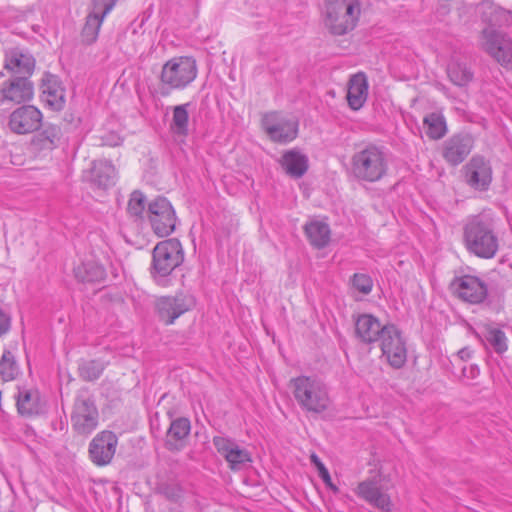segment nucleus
<instances>
[{
    "label": "nucleus",
    "instance_id": "obj_19",
    "mask_svg": "<svg viewBox=\"0 0 512 512\" xmlns=\"http://www.w3.org/2000/svg\"><path fill=\"white\" fill-rule=\"evenodd\" d=\"M35 64V58L27 50L16 47L5 52L4 69L12 77L25 76L29 79L34 72Z\"/></svg>",
    "mask_w": 512,
    "mask_h": 512
},
{
    "label": "nucleus",
    "instance_id": "obj_26",
    "mask_svg": "<svg viewBox=\"0 0 512 512\" xmlns=\"http://www.w3.org/2000/svg\"><path fill=\"white\" fill-rule=\"evenodd\" d=\"M304 232L309 243L317 249L325 248L331 239V230L328 223L320 220H311L304 226Z\"/></svg>",
    "mask_w": 512,
    "mask_h": 512
},
{
    "label": "nucleus",
    "instance_id": "obj_41",
    "mask_svg": "<svg viewBox=\"0 0 512 512\" xmlns=\"http://www.w3.org/2000/svg\"><path fill=\"white\" fill-rule=\"evenodd\" d=\"M352 286L363 295H368L372 291L373 280L367 274L356 273L352 278Z\"/></svg>",
    "mask_w": 512,
    "mask_h": 512
},
{
    "label": "nucleus",
    "instance_id": "obj_39",
    "mask_svg": "<svg viewBox=\"0 0 512 512\" xmlns=\"http://www.w3.org/2000/svg\"><path fill=\"white\" fill-rule=\"evenodd\" d=\"M102 145L116 147L122 144L123 138L121 136L120 124L118 121L113 120L102 128L100 136Z\"/></svg>",
    "mask_w": 512,
    "mask_h": 512
},
{
    "label": "nucleus",
    "instance_id": "obj_4",
    "mask_svg": "<svg viewBox=\"0 0 512 512\" xmlns=\"http://www.w3.org/2000/svg\"><path fill=\"white\" fill-rule=\"evenodd\" d=\"M184 261V251L178 239L159 242L152 251L150 274L154 282L162 287L170 284V275Z\"/></svg>",
    "mask_w": 512,
    "mask_h": 512
},
{
    "label": "nucleus",
    "instance_id": "obj_23",
    "mask_svg": "<svg viewBox=\"0 0 512 512\" xmlns=\"http://www.w3.org/2000/svg\"><path fill=\"white\" fill-rule=\"evenodd\" d=\"M388 325H382L372 314H361L355 320V335L364 344L380 341Z\"/></svg>",
    "mask_w": 512,
    "mask_h": 512
},
{
    "label": "nucleus",
    "instance_id": "obj_45",
    "mask_svg": "<svg viewBox=\"0 0 512 512\" xmlns=\"http://www.w3.org/2000/svg\"><path fill=\"white\" fill-rule=\"evenodd\" d=\"M11 328L10 315L0 308V336L6 334Z\"/></svg>",
    "mask_w": 512,
    "mask_h": 512
},
{
    "label": "nucleus",
    "instance_id": "obj_9",
    "mask_svg": "<svg viewBox=\"0 0 512 512\" xmlns=\"http://www.w3.org/2000/svg\"><path fill=\"white\" fill-rule=\"evenodd\" d=\"M146 218L152 231L159 237L170 235L176 227V213L165 197H157L147 205Z\"/></svg>",
    "mask_w": 512,
    "mask_h": 512
},
{
    "label": "nucleus",
    "instance_id": "obj_33",
    "mask_svg": "<svg viewBox=\"0 0 512 512\" xmlns=\"http://www.w3.org/2000/svg\"><path fill=\"white\" fill-rule=\"evenodd\" d=\"M448 77L451 82L459 87L468 85L473 79V72L466 64L451 62L447 68Z\"/></svg>",
    "mask_w": 512,
    "mask_h": 512
},
{
    "label": "nucleus",
    "instance_id": "obj_20",
    "mask_svg": "<svg viewBox=\"0 0 512 512\" xmlns=\"http://www.w3.org/2000/svg\"><path fill=\"white\" fill-rule=\"evenodd\" d=\"M118 173L110 161H103L98 166V202L117 203L116 188Z\"/></svg>",
    "mask_w": 512,
    "mask_h": 512
},
{
    "label": "nucleus",
    "instance_id": "obj_8",
    "mask_svg": "<svg viewBox=\"0 0 512 512\" xmlns=\"http://www.w3.org/2000/svg\"><path fill=\"white\" fill-rule=\"evenodd\" d=\"M479 46L505 68H512V40L496 28L485 27L479 36Z\"/></svg>",
    "mask_w": 512,
    "mask_h": 512
},
{
    "label": "nucleus",
    "instance_id": "obj_6",
    "mask_svg": "<svg viewBox=\"0 0 512 512\" xmlns=\"http://www.w3.org/2000/svg\"><path fill=\"white\" fill-rule=\"evenodd\" d=\"M197 73V63L193 57L177 56L164 63L160 81L169 89L181 90L196 79Z\"/></svg>",
    "mask_w": 512,
    "mask_h": 512
},
{
    "label": "nucleus",
    "instance_id": "obj_7",
    "mask_svg": "<svg viewBox=\"0 0 512 512\" xmlns=\"http://www.w3.org/2000/svg\"><path fill=\"white\" fill-rule=\"evenodd\" d=\"M261 126L268 138L272 142L279 144L292 142L299 133L298 120L278 111H270L263 114Z\"/></svg>",
    "mask_w": 512,
    "mask_h": 512
},
{
    "label": "nucleus",
    "instance_id": "obj_27",
    "mask_svg": "<svg viewBox=\"0 0 512 512\" xmlns=\"http://www.w3.org/2000/svg\"><path fill=\"white\" fill-rule=\"evenodd\" d=\"M281 165L288 175L300 178L308 170V158L300 151L292 149L283 154Z\"/></svg>",
    "mask_w": 512,
    "mask_h": 512
},
{
    "label": "nucleus",
    "instance_id": "obj_3",
    "mask_svg": "<svg viewBox=\"0 0 512 512\" xmlns=\"http://www.w3.org/2000/svg\"><path fill=\"white\" fill-rule=\"evenodd\" d=\"M289 387L298 406L306 413L322 414L332 404L328 385L317 376L292 378Z\"/></svg>",
    "mask_w": 512,
    "mask_h": 512
},
{
    "label": "nucleus",
    "instance_id": "obj_17",
    "mask_svg": "<svg viewBox=\"0 0 512 512\" xmlns=\"http://www.w3.org/2000/svg\"><path fill=\"white\" fill-rule=\"evenodd\" d=\"M467 184L475 190L486 191L492 182V167L484 157L476 155L465 166Z\"/></svg>",
    "mask_w": 512,
    "mask_h": 512
},
{
    "label": "nucleus",
    "instance_id": "obj_5",
    "mask_svg": "<svg viewBox=\"0 0 512 512\" xmlns=\"http://www.w3.org/2000/svg\"><path fill=\"white\" fill-rule=\"evenodd\" d=\"M359 15V0H325L324 24L334 35H344L352 30Z\"/></svg>",
    "mask_w": 512,
    "mask_h": 512
},
{
    "label": "nucleus",
    "instance_id": "obj_18",
    "mask_svg": "<svg viewBox=\"0 0 512 512\" xmlns=\"http://www.w3.org/2000/svg\"><path fill=\"white\" fill-rule=\"evenodd\" d=\"M451 287L462 300L471 303H481L487 296V287L478 277L464 275L453 280Z\"/></svg>",
    "mask_w": 512,
    "mask_h": 512
},
{
    "label": "nucleus",
    "instance_id": "obj_11",
    "mask_svg": "<svg viewBox=\"0 0 512 512\" xmlns=\"http://www.w3.org/2000/svg\"><path fill=\"white\" fill-rule=\"evenodd\" d=\"M380 348L389 365L395 369L402 368L407 361L406 343L401 331L393 324H388L380 340Z\"/></svg>",
    "mask_w": 512,
    "mask_h": 512
},
{
    "label": "nucleus",
    "instance_id": "obj_29",
    "mask_svg": "<svg viewBox=\"0 0 512 512\" xmlns=\"http://www.w3.org/2000/svg\"><path fill=\"white\" fill-rule=\"evenodd\" d=\"M476 13L487 24L486 27L495 28L500 26L505 10L492 1L484 0L477 5Z\"/></svg>",
    "mask_w": 512,
    "mask_h": 512
},
{
    "label": "nucleus",
    "instance_id": "obj_36",
    "mask_svg": "<svg viewBox=\"0 0 512 512\" xmlns=\"http://www.w3.org/2000/svg\"><path fill=\"white\" fill-rule=\"evenodd\" d=\"M191 103L177 105L173 108V117L171 127L178 135L186 136L188 134L189 112Z\"/></svg>",
    "mask_w": 512,
    "mask_h": 512
},
{
    "label": "nucleus",
    "instance_id": "obj_12",
    "mask_svg": "<svg viewBox=\"0 0 512 512\" xmlns=\"http://www.w3.org/2000/svg\"><path fill=\"white\" fill-rule=\"evenodd\" d=\"M32 82L25 76L11 77L0 85V106L18 105L33 98Z\"/></svg>",
    "mask_w": 512,
    "mask_h": 512
},
{
    "label": "nucleus",
    "instance_id": "obj_50",
    "mask_svg": "<svg viewBox=\"0 0 512 512\" xmlns=\"http://www.w3.org/2000/svg\"><path fill=\"white\" fill-rule=\"evenodd\" d=\"M458 356L460 357V359L466 361L471 358L472 351L467 347L462 348L458 351Z\"/></svg>",
    "mask_w": 512,
    "mask_h": 512
},
{
    "label": "nucleus",
    "instance_id": "obj_21",
    "mask_svg": "<svg viewBox=\"0 0 512 512\" xmlns=\"http://www.w3.org/2000/svg\"><path fill=\"white\" fill-rule=\"evenodd\" d=\"M355 493L358 497L382 511L389 512L392 508L390 496L382 490L379 481L376 479H367L360 482Z\"/></svg>",
    "mask_w": 512,
    "mask_h": 512
},
{
    "label": "nucleus",
    "instance_id": "obj_13",
    "mask_svg": "<svg viewBox=\"0 0 512 512\" xmlns=\"http://www.w3.org/2000/svg\"><path fill=\"white\" fill-rule=\"evenodd\" d=\"M473 147L474 138L470 133H456L444 141L442 157L449 165L457 166L468 157Z\"/></svg>",
    "mask_w": 512,
    "mask_h": 512
},
{
    "label": "nucleus",
    "instance_id": "obj_10",
    "mask_svg": "<svg viewBox=\"0 0 512 512\" xmlns=\"http://www.w3.org/2000/svg\"><path fill=\"white\" fill-rule=\"evenodd\" d=\"M196 300L192 294L176 293L174 296L160 297L156 301V312L159 319L166 325H171L184 313L192 310Z\"/></svg>",
    "mask_w": 512,
    "mask_h": 512
},
{
    "label": "nucleus",
    "instance_id": "obj_44",
    "mask_svg": "<svg viewBox=\"0 0 512 512\" xmlns=\"http://www.w3.org/2000/svg\"><path fill=\"white\" fill-rule=\"evenodd\" d=\"M80 375L85 380H94L96 378V367L93 361L82 364L79 367Z\"/></svg>",
    "mask_w": 512,
    "mask_h": 512
},
{
    "label": "nucleus",
    "instance_id": "obj_2",
    "mask_svg": "<svg viewBox=\"0 0 512 512\" xmlns=\"http://www.w3.org/2000/svg\"><path fill=\"white\" fill-rule=\"evenodd\" d=\"M463 242L469 253L483 259L493 258L499 249L493 220L483 214L469 217L463 227Z\"/></svg>",
    "mask_w": 512,
    "mask_h": 512
},
{
    "label": "nucleus",
    "instance_id": "obj_16",
    "mask_svg": "<svg viewBox=\"0 0 512 512\" xmlns=\"http://www.w3.org/2000/svg\"><path fill=\"white\" fill-rule=\"evenodd\" d=\"M213 445L217 452L228 462L231 470H241L252 461L250 453L230 438L215 436Z\"/></svg>",
    "mask_w": 512,
    "mask_h": 512
},
{
    "label": "nucleus",
    "instance_id": "obj_48",
    "mask_svg": "<svg viewBox=\"0 0 512 512\" xmlns=\"http://www.w3.org/2000/svg\"><path fill=\"white\" fill-rule=\"evenodd\" d=\"M108 296L116 304H122L123 303V298H122V296L119 293H116V294H113V295H110L108 293H104V294L101 295V300L105 301L108 298Z\"/></svg>",
    "mask_w": 512,
    "mask_h": 512
},
{
    "label": "nucleus",
    "instance_id": "obj_24",
    "mask_svg": "<svg viewBox=\"0 0 512 512\" xmlns=\"http://www.w3.org/2000/svg\"><path fill=\"white\" fill-rule=\"evenodd\" d=\"M368 80L363 72L352 75L348 82L347 101L352 110H359L363 107L368 97Z\"/></svg>",
    "mask_w": 512,
    "mask_h": 512
},
{
    "label": "nucleus",
    "instance_id": "obj_38",
    "mask_svg": "<svg viewBox=\"0 0 512 512\" xmlns=\"http://www.w3.org/2000/svg\"><path fill=\"white\" fill-rule=\"evenodd\" d=\"M146 211L145 195L139 190L133 191L127 205L128 214L135 220H143L146 216Z\"/></svg>",
    "mask_w": 512,
    "mask_h": 512
},
{
    "label": "nucleus",
    "instance_id": "obj_30",
    "mask_svg": "<svg viewBox=\"0 0 512 512\" xmlns=\"http://www.w3.org/2000/svg\"><path fill=\"white\" fill-rule=\"evenodd\" d=\"M423 126L426 135L432 140H438L447 133V124L441 112H431L423 119Z\"/></svg>",
    "mask_w": 512,
    "mask_h": 512
},
{
    "label": "nucleus",
    "instance_id": "obj_22",
    "mask_svg": "<svg viewBox=\"0 0 512 512\" xmlns=\"http://www.w3.org/2000/svg\"><path fill=\"white\" fill-rule=\"evenodd\" d=\"M41 89V99L47 107L54 111H61L64 108L65 88L57 76L46 73L42 79Z\"/></svg>",
    "mask_w": 512,
    "mask_h": 512
},
{
    "label": "nucleus",
    "instance_id": "obj_46",
    "mask_svg": "<svg viewBox=\"0 0 512 512\" xmlns=\"http://www.w3.org/2000/svg\"><path fill=\"white\" fill-rule=\"evenodd\" d=\"M319 477L323 480V482L333 491H337V487L332 483L331 476L329 474L328 469L324 464L319 465Z\"/></svg>",
    "mask_w": 512,
    "mask_h": 512
},
{
    "label": "nucleus",
    "instance_id": "obj_43",
    "mask_svg": "<svg viewBox=\"0 0 512 512\" xmlns=\"http://www.w3.org/2000/svg\"><path fill=\"white\" fill-rule=\"evenodd\" d=\"M118 0H98V8L102 7L101 15H98V30L102 24L103 19L111 12Z\"/></svg>",
    "mask_w": 512,
    "mask_h": 512
},
{
    "label": "nucleus",
    "instance_id": "obj_14",
    "mask_svg": "<svg viewBox=\"0 0 512 512\" xmlns=\"http://www.w3.org/2000/svg\"><path fill=\"white\" fill-rule=\"evenodd\" d=\"M96 407L93 398L81 390L77 397L72 416L75 430L81 434H89L96 427Z\"/></svg>",
    "mask_w": 512,
    "mask_h": 512
},
{
    "label": "nucleus",
    "instance_id": "obj_47",
    "mask_svg": "<svg viewBox=\"0 0 512 512\" xmlns=\"http://www.w3.org/2000/svg\"><path fill=\"white\" fill-rule=\"evenodd\" d=\"M462 372L464 376H467L470 379H474L479 375L480 370L477 365H469L468 367H463Z\"/></svg>",
    "mask_w": 512,
    "mask_h": 512
},
{
    "label": "nucleus",
    "instance_id": "obj_37",
    "mask_svg": "<svg viewBox=\"0 0 512 512\" xmlns=\"http://www.w3.org/2000/svg\"><path fill=\"white\" fill-rule=\"evenodd\" d=\"M20 374L19 365L13 353L5 350L0 359V378L7 382L16 379Z\"/></svg>",
    "mask_w": 512,
    "mask_h": 512
},
{
    "label": "nucleus",
    "instance_id": "obj_42",
    "mask_svg": "<svg viewBox=\"0 0 512 512\" xmlns=\"http://www.w3.org/2000/svg\"><path fill=\"white\" fill-rule=\"evenodd\" d=\"M75 277L83 283H94L96 280V270L92 264H85L75 268Z\"/></svg>",
    "mask_w": 512,
    "mask_h": 512
},
{
    "label": "nucleus",
    "instance_id": "obj_15",
    "mask_svg": "<svg viewBox=\"0 0 512 512\" xmlns=\"http://www.w3.org/2000/svg\"><path fill=\"white\" fill-rule=\"evenodd\" d=\"M41 122V111L35 106L24 105L10 114L8 126L16 134H28L36 131Z\"/></svg>",
    "mask_w": 512,
    "mask_h": 512
},
{
    "label": "nucleus",
    "instance_id": "obj_49",
    "mask_svg": "<svg viewBox=\"0 0 512 512\" xmlns=\"http://www.w3.org/2000/svg\"><path fill=\"white\" fill-rule=\"evenodd\" d=\"M89 456L93 463H96V437L89 443Z\"/></svg>",
    "mask_w": 512,
    "mask_h": 512
},
{
    "label": "nucleus",
    "instance_id": "obj_28",
    "mask_svg": "<svg viewBox=\"0 0 512 512\" xmlns=\"http://www.w3.org/2000/svg\"><path fill=\"white\" fill-rule=\"evenodd\" d=\"M118 438L112 431H102L98 435V466L109 464L116 452Z\"/></svg>",
    "mask_w": 512,
    "mask_h": 512
},
{
    "label": "nucleus",
    "instance_id": "obj_31",
    "mask_svg": "<svg viewBox=\"0 0 512 512\" xmlns=\"http://www.w3.org/2000/svg\"><path fill=\"white\" fill-rule=\"evenodd\" d=\"M17 408L22 415L38 414L42 405L37 391L24 390L19 392L17 397Z\"/></svg>",
    "mask_w": 512,
    "mask_h": 512
},
{
    "label": "nucleus",
    "instance_id": "obj_34",
    "mask_svg": "<svg viewBox=\"0 0 512 512\" xmlns=\"http://www.w3.org/2000/svg\"><path fill=\"white\" fill-rule=\"evenodd\" d=\"M120 268L119 262H113L110 257H105L104 262L98 265V286L102 285L105 288L114 282L119 276Z\"/></svg>",
    "mask_w": 512,
    "mask_h": 512
},
{
    "label": "nucleus",
    "instance_id": "obj_25",
    "mask_svg": "<svg viewBox=\"0 0 512 512\" xmlns=\"http://www.w3.org/2000/svg\"><path fill=\"white\" fill-rule=\"evenodd\" d=\"M191 430L190 421L180 417L173 420L166 434L165 446L169 451H180L185 447Z\"/></svg>",
    "mask_w": 512,
    "mask_h": 512
},
{
    "label": "nucleus",
    "instance_id": "obj_51",
    "mask_svg": "<svg viewBox=\"0 0 512 512\" xmlns=\"http://www.w3.org/2000/svg\"><path fill=\"white\" fill-rule=\"evenodd\" d=\"M311 461L314 463V465L317 467V469L319 470V465L320 464H323L322 461L318 458L317 455L313 454L311 456Z\"/></svg>",
    "mask_w": 512,
    "mask_h": 512
},
{
    "label": "nucleus",
    "instance_id": "obj_40",
    "mask_svg": "<svg viewBox=\"0 0 512 512\" xmlns=\"http://www.w3.org/2000/svg\"><path fill=\"white\" fill-rule=\"evenodd\" d=\"M82 41L92 44L96 40V12L91 10L81 33Z\"/></svg>",
    "mask_w": 512,
    "mask_h": 512
},
{
    "label": "nucleus",
    "instance_id": "obj_35",
    "mask_svg": "<svg viewBox=\"0 0 512 512\" xmlns=\"http://www.w3.org/2000/svg\"><path fill=\"white\" fill-rule=\"evenodd\" d=\"M61 128L57 125H47L36 137V142L41 149L52 150L60 143Z\"/></svg>",
    "mask_w": 512,
    "mask_h": 512
},
{
    "label": "nucleus",
    "instance_id": "obj_32",
    "mask_svg": "<svg viewBox=\"0 0 512 512\" xmlns=\"http://www.w3.org/2000/svg\"><path fill=\"white\" fill-rule=\"evenodd\" d=\"M486 342L493 348L497 354H503L508 349L507 337L501 329L492 324L484 326L482 331Z\"/></svg>",
    "mask_w": 512,
    "mask_h": 512
},
{
    "label": "nucleus",
    "instance_id": "obj_1",
    "mask_svg": "<svg viewBox=\"0 0 512 512\" xmlns=\"http://www.w3.org/2000/svg\"><path fill=\"white\" fill-rule=\"evenodd\" d=\"M389 156L384 147L366 143L356 146L350 157L349 177L360 185L382 181L389 172Z\"/></svg>",
    "mask_w": 512,
    "mask_h": 512
}]
</instances>
